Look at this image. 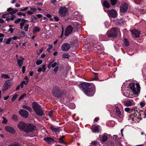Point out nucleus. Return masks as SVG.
Returning <instances> with one entry per match:
<instances>
[{"label":"nucleus","instance_id":"f257e3e1","mask_svg":"<svg viewBox=\"0 0 146 146\" xmlns=\"http://www.w3.org/2000/svg\"><path fill=\"white\" fill-rule=\"evenodd\" d=\"M17 127L21 131H24L27 133L33 132V131L35 130L36 127L34 125L29 123L27 125L25 122L21 121L17 124Z\"/></svg>","mask_w":146,"mask_h":146},{"label":"nucleus","instance_id":"f03ea898","mask_svg":"<svg viewBox=\"0 0 146 146\" xmlns=\"http://www.w3.org/2000/svg\"><path fill=\"white\" fill-rule=\"evenodd\" d=\"M80 88L86 95L90 96L89 94L93 93L94 88L91 84L89 83L82 82L79 85Z\"/></svg>","mask_w":146,"mask_h":146},{"label":"nucleus","instance_id":"7ed1b4c3","mask_svg":"<svg viewBox=\"0 0 146 146\" xmlns=\"http://www.w3.org/2000/svg\"><path fill=\"white\" fill-rule=\"evenodd\" d=\"M32 105V108L36 114L39 116L42 117L43 115L44 116V114L43 113L40 106L36 102H33Z\"/></svg>","mask_w":146,"mask_h":146},{"label":"nucleus","instance_id":"20e7f679","mask_svg":"<svg viewBox=\"0 0 146 146\" xmlns=\"http://www.w3.org/2000/svg\"><path fill=\"white\" fill-rule=\"evenodd\" d=\"M130 88L134 95H138L140 92V86L139 84L132 83L129 84Z\"/></svg>","mask_w":146,"mask_h":146},{"label":"nucleus","instance_id":"39448f33","mask_svg":"<svg viewBox=\"0 0 146 146\" xmlns=\"http://www.w3.org/2000/svg\"><path fill=\"white\" fill-rule=\"evenodd\" d=\"M107 34L109 37L115 38L117 37L118 34L117 30L115 28H113L108 31Z\"/></svg>","mask_w":146,"mask_h":146},{"label":"nucleus","instance_id":"423d86ee","mask_svg":"<svg viewBox=\"0 0 146 146\" xmlns=\"http://www.w3.org/2000/svg\"><path fill=\"white\" fill-rule=\"evenodd\" d=\"M59 12L61 16H65L68 14V9L65 7H62L59 9Z\"/></svg>","mask_w":146,"mask_h":146},{"label":"nucleus","instance_id":"0eeeda50","mask_svg":"<svg viewBox=\"0 0 146 146\" xmlns=\"http://www.w3.org/2000/svg\"><path fill=\"white\" fill-rule=\"evenodd\" d=\"M19 113L24 118H26L28 117L29 113L25 110L22 109L20 110L19 111Z\"/></svg>","mask_w":146,"mask_h":146},{"label":"nucleus","instance_id":"6e6552de","mask_svg":"<svg viewBox=\"0 0 146 146\" xmlns=\"http://www.w3.org/2000/svg\"><path fill=\"white\" fill-rule=\"evenodd\" d=\"M108 14L110 17L113 18H115L117 15L116 11L113 9L108 11Z\"/></svg>","mask_w":146,"mask_h":146},{"label":"nucleus","instance_id":"1a4fd4ad","mask_svg":"<svg viewBox=\"0 0 146 146\" xmlns=\"http://www.w3.org/2000/svg\"><path fill=\"white\" fill-rule=\"evenodd\" d=\"M72 31H73V29L72 26L69 25L67 26L65 31V35L66 36H68Z\"/></svg>","mask_w":146,"mask_h":146},{"label":"nucleus","instance_id":"9d476101","mask_svg":"<svg viewBox=\"0 0 146 146\" xmlns=\"http://www.w3.org/2000/svg\"><path fill=\"white\" fill-rule=\"evenodd\" d=\"M125 111L128 113H131L134 112L135 113L137 111V109L135 107H133L132 108H126L124 109Z\"/></svg>","mask_w":146,"mask_h":146},{"label":"nucleus","instance_id":"9b49d317","mask_svg":"<svg viewBox=\"0 0 146 146\" xmlns=\"http://www.w3.org/2000/svg\"><path fill=\"white\" fill-rule=\"evenodd\" d=\"M115 110V115L121 118H122L123 117V116L121 113V112L120 110L117 107L115 106V108L114 109Z\"/></svg>","mask_w":146,"mask_h":146},{"label":"nucleus","instance_id":"f8f14e48","mask_svg":"<svg viewBox=\"0 0 146 146\" xmlns=\"http://www.w3.org/2000/svg\"><path fill=\"white\" fill-rule=\"evenodd\" d=\"M128 9L127 5L125 3L123 4L120 7V11L121 12H125Z\"/></svg>","mask_w":146,"mask_h":146},{"label":"nucleus","instance_id":"ddd939ff","mask_svg":"<svg viewBox=\"0 0 146 146\" xmlns=\"http://www.w3.org/2000/svg\"><path fill=\"white\" fill-rule=\"evenodd\" d=\"M72 26H73L72 27L73 29V32L77 31L79 29L80 23L77 22H72Z\"/></svg>","mask_w":146,"mask_h":146},{"label":"nucleus","instance_id":"4468645a","mask_svg":"<svg viewBox=\"0 0 146 146\" xmlns=\"http://www.w3.org/2000/svg\"><path fill=\"white\" fill-rule=\"evenodd\" d=\"M5 129L7 132L14 134L15 133V130L14 128L10 126H6L5 127Z\"/></svg>","mask_w":146,"mask_h":146},{"label":"nucleus","instance_id":"2eb2a0df","mask_svg":"<svg viewBox=\"0 0 146 146\" xmlns=\"http://www.w3.org/2000/svg\"><path fill=\"white\" fill-rule=\"evenodd\" d=\"M123 103L124 105L127 107L133 106L134 104L133 101L132 100L124 101Z\"/></svg>","mask_w":146,"mask_h":146},{"label":"nucleus","instance_id":"dca6fc26","mask_svg":"<svg viewBox=\"0 0 146 146\" xmlns=\"http://www.w3.org/2000/svg\"><path fill=\"white\" fill-rule=\"evenodd\" d=\"M70 48V45L68 43H65L62 45V49L63 51H67Z\"/></svg>","mask_w":146,"mask_h":146},{"label":"nucleus","instance_id":"f3484780","mask_svg":"<svg viewBox=\"0 0 146 146\" xmlns=\"http://www.w3.org/2000/svg\"><path fill=\"white\" fill-rule=\"evenodd\" d=\"M132 36L134 37H138L139 36L140 32L137 29H134L131 31Z\"/></svg>","mask_w":146,"mask_h":146},{"label":"nucleus","instance_id":"a211bd4d","mask_svg":"<svg viewBox=\"0 0 146 146\" xmlns=\"http://www.w3.org/2000/svg\"><path fill=\"white\" fill-rule=\"evenodd\" d=\"M62 91L60 90L58 88H56V90L55 91V97H60L62 96Z\"/></svg>","mask_w":146,"mask_h":146},{"label":"nucleus","instance_id":"6ab92c4d","mask_svg":"<svg viewBox=\"0 0 146 146\" xmlns=\"http://www.w3.org/2000/svg\"><path fill=\"white\" fill-rule=\"evenodd\" d=\"M43 140L46 142L48 143L54 142V140L51 138L47 137L43 139Z\"/></svg>","mask_w":146,"mask_h":146},{"label":"nucleus","instance_id":"aec40b11","mask_svg":"<svg viewBox=\"0 0 146 146\" xmlns=\"http://www.w3.org/2000/svg\"><path fill=\"white\" fill-rule=\"evenodd\" d=\"M11 83L9 80H8L6 81L4 84V89L5 90L7 89L11 86Z\"/></svg>","mask_w":146,"mask_h":146},{"label":"nucleus","instance_id":"412c9836","mask_svg":"<svg viewBox=\"0 0 146 146\" xmlns=\"http://www.w3.org/2000/svg\"><path fill=\"white\" fill-rule=\"evenodd\" d=\"M54 61V60H53L52 61L50 62L48 64V68L49 69L51 67L52 68H54L55 67V62L52 63Z\"/></svg>","mask_w":146,"mask_h":146},{"label":"nucleus","instance_id":"4be33fe9","mask_svg":"<svg viewBox=\"0 0 146 146\" xmlns=\"http://www.w3.org/2000/svg\"><path fill=\"white\" fill-rule=\"evenodd\" d=\"M103 6L106 8H109L110 7V3L107 1H104L103 2Z\"/></svg>","mask_w":146,"mask_h":146},{"label":"nucleus","instance_id":"5701e85b","mask_svg":"<svg viewBox=\"0 0 146 146\" xmlns=\"http://www.w3.org/2000/svg\"><path fill=\"white\" fill-rule=\"evenodd\" d=\"M22 60L20 59H18L17 60L18 64L19 66H22L23 64V61L24 60V58H22Z\"/></svg>","mask_w":146,"mask_h":146},{"label":"nucleus","instance_id":"b1692460","mask_svg":"<svg viewBox=\"0 0 146 146\" xmlns=\"http://www.w3.org/2000/svg\"><path fill=\"white\" fill-rule=\"evenodd\" d=\"M23 108L25 109H26L29 111H32V109L29 106H27L25 105H23Z\"/></svg>","mask_w":146,"mask_h":146},{"label":"nucleus","instance_id":"393cba45","mask_svg":"<svg viewBox=\"0 0 146 146\" xmlns=\"http://www.w3.org/2000/svg\"><path fill=\"white\" fill-rule=\"evenodd\" d=\"M40 30V28L37 26H36L34 28L33 31L34 33H35L36 32H39Z\"/></svg>","mask_w":146,"mask_h":146},{"label":"nucleus","instance_id":"a878e982","mask_svg":"<svg viewBox=\"0 0 146 146\" xmlns=\"http://www.w3.org/2000/svg\"><path fill=\"white\" fill-rule=\"evenodd\" d=\"M1 78L3 79H8L9 78V77L7 74H2L1 75Z\"/></svg>","mask_w":146,"mask_h":146},{"label":"nucleus","instance_id":"bb28decb","mask_svg":"<svg viewBox=\"0 0 146 146\" xmlns=\"http://www.w3.org/2000/svg\"><path fill=\"white\" fill-rule=\"evenodd\" d=\"M65 136L64 135H62V137L60 136V138L59 139V141L61 143H64L65 145H66L65 143H64L63 139L64 138Z\"/></svg>","mask_w":146,"mask_h":146},{"label":"nucleus","instance_id":"cd10ccee","mask_svg":"<svg viewBox=\"0 0 146 146\" xmlns=\"http://www.w3.org/2000/svg\"><path fill=\"white\" fill-rule=\"evenodd\" d=\"M93 131L94 132H98L99 131V126L98 125L95 126L94 127Z\"/></svg>","mask_w":146,"mask_h":146},{"label":"nucleus","instance_id":"c85d7f7f","mask_svg":"<svg viewBox=\"0 0 146 146\" xmlns=\"http://www.w3.org/2000/svg\"><path fill=\"white\" fill-rule=\"evenodd\" d=\"M117 23L119 25H121L123 23V21L121 19H118L116 20Z\"/></svg>","mask_w":146,"mask_h":146},{"label":"nucleus","instance_id":"c756f323","mask_svg":"<svg viewBox=\"0 0 146 146\" xmlns=\"http://www.w3.org/2000/svg\"><path fill=\"white\" fill-rule=\"evenodd\" d=\"M12 118L15 121H17L18 120V118L17 116L15 114L12 115Z\"/></svg>","mask_w":146,"mask_h":146},{"label":"nucleus","instance_id":"7c9ffc66","mask_svg":"<svg viewBox=\"0 0 146 146\" xmlns=\"http://www.w3.org/2000/svg\"><path fill=\"white\" fill-rule=\"evenodd\" d=\"M108 139V137L106 135H104L102 137V141L103 142H105Z\"/></svg>","mask_w":146,"mask_h":146},{"label":"nucleus","instance_id":"2f4dec72","mask_svg":"<svg viewBox=\"0 0 146 146\" xmlns=\"http://www.w3.org/2000/svg\"><path fill=\"white\" fill-rule=\"evenodd\" d=\"M63 68V67L62 66L60 65L59 67L58 66H56L55 67V72H57V71L58 69L61 70Z\"/></svg>","mask_w":146,"mask_h":146},{"label":"nucleus","instance_id":"473e14b6","mask_svg":"<svg viewBox=\"0 0 146 146\" xmlns=\"http://www.w3.org/2000/svg\"><path fill=\"white\" fill-rule=\"evenodd\" d=\"M26 96V94L25 93H23V94L19 98V101H20L22 100L24 97Z\"/></svg>","mask_w":146,"mask_h":146},{"label":"nucleus","instance_id":"72a5a7b5","mask_svg":"<svg viewBox=\"0 0 146 146\" xmlns=\"http://www.w3.org/2000/svg\"><path fill=\"white\" fill-rule=\"evenodd\" d=\"M18 11V10L17 9H15L14 10H13L10 12L8 13L9 14L13 15L14 14L16 13Z\"/></svg>","mask_w":146,"mask_h":146},{"label":"nucleus","instance_id":"f704fd0d","mask_svg":"<svg viewBox=\"0 0 146 146\" xmlns=\"http://www.w3.org/2000/svg\"><path fill=\"white\" fill-rule=\"evenodd\" d=\"M19 35L20 36L23 37L25 36V33L23 31H21L19 33Z\"/></svg>","mask_w":146,"mask_h":146},{"label":"nucleus","instance_id":"c9c22d12","mask_svg":"<svg viewBox=\"0 0 146 146\" xmlns=\"http://www.w3.org/2000/svg\"><path fill=\"white\" fill-rule=\"evenodd\" d=\"M18 96V95L15 94L14 95L12 98L11 99V101L12 102H14V101L17 98Z\"/></svg>","mask_w":146,"mask_h":146},{"label":"nucleus","instance_id":"e433bc0d","mask_svg":"<svg viewBox=\"0 0 146 146\" xmlns=\"http://www.w3.org/2000/svg\"><path fill=\"white\" fill-rule=\"evenodd\" d=\"M69 56L68 54H64L62 55V57L64 58H68Z\"/></svg>","mask_w":146,"mask_h":146},{"label":"nucleus","instance_id":"4c0bfd02","mask_svg":"<svg viewBox=\"0 0 146 146\" xmlns=\"http://www.w3.org/2000/svg\"><path fill=\"white\" fill-rule=\"evenodd\" d=\"M111 4L113 5H115L116 3L117 0H110Z\"/></svg>","mask_w":146,"mask_h":146},{"label":"nucleus","instance_id":"58836bf2","mask_svg":"<svg viewBox=\"0 0 146 146\" xmlns=\"http://www.w3.org/2000/svg\"><path fill=\"white\" fill-rule=\"evenodd\" d=\"M42 62V60H38L36 61V64L37 65H39L41 64Z\"/></svg>","mask_w":146,"mask_h":146},{"label":"nucleus","instance_id":"ea45409f","mask_svg":"<svg viewBox=\"0 0 146 146\" xmlns=\"http://www.w3.org/2000/svg\"><path fill=\"white\" fill-rule=\"evenodd\" d=\"M124 44L125 45L127 46H128L129 45V43L128 41V40L127 39H124Z\"/></svg>","mask_w":146,"mask_h":146},{"label":"nucleus","instance_id":"a19ab883","mask_svg":"<svg viewBox=\"0 0 146 146\" xmlns=\"http://www.w3.org/2000/svg\"><path fill=\"white\" fill-rule=\"evenodd\" d=\"M12 40V38H9L7 41L5 43L7 44H9L10 43V41Z\"/></svg>","mask_w":146,"mask_h":146},{"label":"nucleus","instance_id":"79ce46f5","mask_svg":"<svg viewBox=\"0 0 146 146\" xmlns=\"http://www.w3.org/2000/svg\"><path fill=\"white\" fill-rule=\"evenodd\" d=\"M11 146H21V145L19 143H15L11 145Z\"/></svg>","mask_w":146,"mask_h":146},{"label":"nucleus","instance_id":"37998d69","mask_svg":"<svg viewBox=\"0 0 146 146\" xmlns=\"http://www.w3.org/2000/svg\"><path fill=\"white\" fill-rule=\"evenodd\" d=\"M75 107V106L74 104H71L69 106V107L71 109H74Z\"/></svg>","mask_w":146,"mask_h":146},{"label":"nucleus","instance_id":"c03bdc74","mask_svg":"<svg viewBox=\"0 0 146 146\" xmlns=\"http://www.w3.org/2000/svg\"><path fill=\"white\" fill-rule=\"evenodd\" d=\"M29 24H27L24 27V29L25 31H27L28 30V29L29 27Z\"/></svg>","mask_w":146,"mask_h":146},{"label":"nucleus","instance_id":"a18cd8bd","mask_svg":"<svg viewBox=\"0 0 146 146\" xmlns=\"http://www.w3.org/2000/svg\"><path fill=\"white\" fill-rule=\"evenodd\" d=\"M28 82V81L23 80L21 82V83L23 85H26L27 84Z\"/></svg>","mask_w":146,"mask_h":146},{"label":"nucleus","instance_id":"49530a36","mask_svg":"<svg viewBox=\"0 0 146 146\" xmlns=\"http://www.w3.org/2000/svg\"><path fill=\"white\" fill-rule=\"evenodd\" d=\"M46 64H43L42 66V71L43 72H44L46 70L45 67H46Z\"/></svg>","mask_w":146,"mask_h":146},{"label":"nucleus","instance_id":"de8ad7c7","mask_svg":"<svg viewBox=\"0 0 146 146\" xmlns=\"http://www.w3.org/2000/svg\"><path fill=\"white\" fill-rule=\"evenodd\" d=\"M60 127H57L56 128L55 127V132H56L57 133H58L59 131H60Z\"/></svg>","mask_w":146,"mask_h":146},{"label":"nucleus","instance_id":"09e8293b","mask_svg":"<svg viewBox=\"0 0 146 146\" xmlns=\"http://www.w3.org/2000/svg\"><path fill=\"white\" fill-rule=\"evenodd\" d=\"M21 21V18H18L17 20H16L15 22L14 23L15 24H17L19 23Z\"/></svg>","mask_w":146,"mask_h":146},{"label":"nucleus","instance_id":"8fccbe9b","mask_svg":"<svg viewBox=\"0 0 146 146\" xmlns=\"http://www.w3.org/2000/svg\"><path fill=\"white\" fill-rule=\"evenodd\" d=\"M47 20V18L46 17H44L41 19V21L44 23Z\"/></svg>","mask_w":146,"mask_h":146},{"label":"nucleus","instance_id":"3c124183","mask_svg":"<svg viewBox=\"0 0 146 146\" xmlns=\"http://www.w3.org/2000/svg\"><path fill=\"white\" fill-rule=\"evenodd\" d=\"M27 13L29 15H31L32 14H33V13H34V12L32 11H30L29 10L27 11Z\"/></svg>","mask_w":146,"mask_h":146},{"label":"nucleus","instance_id":"603ef678","mask_svg":"<svg viewBox=\"0 0 146 146\" xmlns=\"http://www.w3.org/2000/svg\"><path fill=\"white\" fill-rule=\"evenodd\" d=\"M16 17V16L14 15H12V16L10 18V19L11 20H13Z\"/></svg>","mask_w":146,"mask_h":146},{"label":"nucleus","instance_id":"864d4df0","mask_svg":"<svg viewBox=\"0 0 146 146\" xmlns=\"http://www.w3.org/2000/svg\"><path fill=\"white\" fill-rule=\"evenodd\" d=\"M9 14L8 13H5L4 14H3L2 16H1V17H2L3 18H7L5 16L7 15H9Z\"/></svg>","mask_w":146,"mask_h":146},{"label":"nucleus","instance_id":"5fc2aeb1","mask_svg":"<svg viewBox=\"0 0 146 146\" xmlns=\"http://www.w3.org/2000/svg\"><path fill=\"white\" fill-rule=\"evenodd\" d=\"M30 8L31 10L32 11L34 12V13L37 10V9L35 8H31V7H30Z\"/></svg>","mask_w":146,"mask_h":146},{"label":"nucleus","instance_id":"6e6d98bb","mask_svg":"<svg viewBox=\"0 0 146 146\" xmlns=\"http://www.w3.org/2000/svg\"><path fill=\"white\" fill-rule=\"evenodd\" d=\"M29 7H25L24 9H21L20 10V11H25L29 9Z\"/></svg>","mask_w":146,"mask_h":146},{"label":"nucleus","instance_id":"4d7b16f0","mask_svg":"<svg viewBox=\"0 0 146 146\" xmlns=\"http://www.w3.org/2000/svg\"><path fill=\"white\" fill-rule=\"evenodd\" d=\"M14 31V29L10 28L9 30V31L11 33H13V32Z\"/></svg>","mask_w":146,"mask_h":146},{"label":"nucleus","instance_id":"13d9d810","mask_svg":"<svg viewBox=\"0 0 146 146\" xmlns=\"http://www.w3.org/2000/svg\"><path fill=\"white\" fill-rule=\"evenodd\" d=\"M38 18H40L42 17V15L41 14H38L36 15Z\"/></svg>","mask_w":146,"mask_h":146},{"label":"nucleus","instance_id":"bf43d9fd","mask_svg":"<svg viewBox=\"0 0 146 146\" xmlns=\"http://www.w3.org/2000/svg\"><path fill=\"white\" fill-rule=\"evenodd\" d=\"M7 122V119L5 118H3V121H2V123H6Z\"/></svg>","mask_w":146,"mask_h":146},{"label":"nucleus","instance_id":"052dcab7","mask_svg":"<svg viewBox=\"0 0 146 146\" xmlns=\"http://www.w3.org/2000/svg\"><path fill=\"white\" fill-rule=\"evenodd\" d=\"M50 129L52 130L53 132H55V127H53V126L52 125L50 126Z\"/></svg>","mask_w":146,"mask_h":146},{"label":"nucleus","instance_id":"680f3d73","mask_svg":"<svg viewBox=\"0 0 146 146\" xmlns=\"http://www.w3.org/2000/svg\"><path fill=\"white\" fill-rule=\"evenodd\" d=\"M25 66H23L22 67V73H24L25 72Z\"/></svg>","mask_w":146,"mask_h":146},{"label":"nucleus","instance_id":"e2e57ef3","mask_svg":"<svg viewBox=\"0 0 146 146\" xmlns=\"http://www.w3.org/2000/svg\"><path fill=\"white\" fill-rule=\"evenodd\" d=\"M52 111H50L48 113V115L50 117H51L52 116Z\"/></svg>","mask_w":146,"mask_h":146},{"label":"nucleus","instance_id":"0e129e2a","mask_svg":"<svg viewBox=\"0 0 146 146\" xmlns=\"http://www.w3.org/2000/svg\"><path fill=\"white\" fill-rule=\"evenodd\" d=\"M21 21H22V22L21 23H23V24L25 25V23L26 22V20L25 19H21Z\"/></svg>","mask_w":146,"mask_h":146},{"label":"nucleus","instance_id":"69168bd1","mask_svg":"<svg viewBox=\"0 0 146 146\" xmlns=\"http://www.w3.org/2000/svg\"><path fill=\"white\" fill-rule=\"evenodd\" d=\"M13 10V9H12L11 7L9 8L7 10V11L8 12H10L11 11H12Z\"/></svg>","mask_w":146,"mask_h":146},{"label":"nucleus","instance_id":"338daca9","mask_svg":"<svg viewBox=\"0 0 146 146\" xmlns=\"http://www.w3.org/2000/svg\"><path fill=\"white\" fill-rule=\"evenodd\" d=\"M98 143V142L97 141H94L93 142H92L91 143L92 144H94L96 146V145H97Z\"/></svg>","mask_w":146,"mask_h":146},{"label":"nucleus","instance_id":"774afa93","mask_svg":"<svg viewBox=\"0 0 146 146\" xmlns=\"http://www.w3.org/2000/svg\"><path fill=\"white\" fill-rule=\"evenodd\" d=\"M140 105L141 107H143L145 105V104L143 102H141L140 103Z\"/></svg>","mask_w":146,"mask_h":146}]
</instances>
